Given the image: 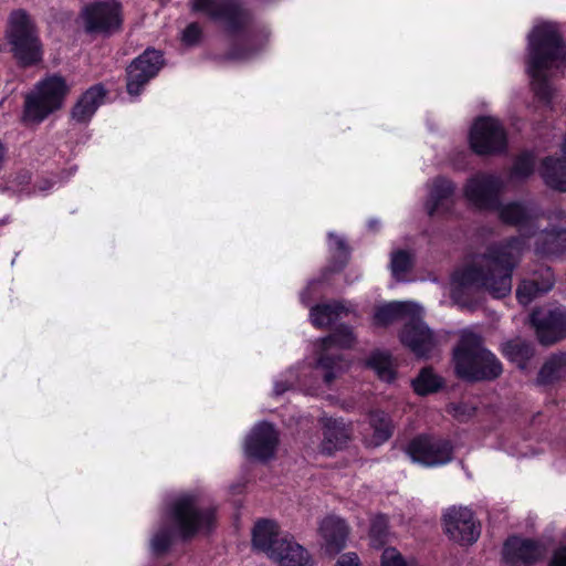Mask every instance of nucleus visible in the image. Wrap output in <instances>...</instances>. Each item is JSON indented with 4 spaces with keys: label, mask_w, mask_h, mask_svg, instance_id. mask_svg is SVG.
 <instances>
[{
    "label": "nucleus",
    "mask_w": 566,
    "mask_h": 566,
    "mask_svg": "<svg viewBox=\"0 0 566 566\" xmlns=\"http://www.w3.org/2000/svg\"><path fill=\"white\" fill-rule=\"evenodd\" d=\"M494 211H499L503 223L516 227L520 235L488 245L484 252L475 254L453 272L451 296L463 308H474V304L464 297L468 290L484 291L495 298L511 293L513 271L527 247L526 239L538 229L539 212L533 203L500 202Z\"/></svg>",
    "instance_id": "obj_1"
},
{
    "label": "nucleus",
    "mask_w": 566,
    "mask_h": 566,
    "mask_svg": "<svg viewBox=\"0 0 566 566\" xmlns=\"http://www.w3.org/2000/svg\"><path fill=\"white\" fill-rule=\"evenodd\" d=\"M191 8L219 23L228 34H243L242 40L227 51L229 60L250 59L270 41V29L263 24L253 25V12L240 0H191Z\"/></svg>",
    "instance_id": "obj_2"
},
{
    "label": "nucleus",
    "mask_w": 566,
    "mask_h": 566,
    "mask_svg": "<svg viewBox=\"0 0 566 566\" xmlns=\"http://www.w3.org/2000/svg\"><path fill=\"white\" fill-rule=\"evenodd\" d=\"M566 69V45L551 23L535 27L528 36L527 71L535 95L545 103L553 98L549 78Z\"/></svg>",
    "instance_id": "obj_3"
},
{
    "label": "nucleus",
    "mask_w": 566,
    "mask_h": 566,
    "mask_svg": "<svg viewBox=\"0 0 566 566\" xmlns=\"http://www.w3.org/2000/svg\"><path fill=\"white\" fill-rule=\"evenodd\" d=\"M457 374L467 380H493L497 378L503 367L496 356L481 346L476 336H463L454 352Z\"/></svg>",
    "instance_id": "obj_4"
},
{
    "label": "nucleus",
    "mask_w": 566,
    "mask_h": 566,
    "mask_svg": "<svg viewBox=\"0 0 566 566\" xmlns=\"http://www.w3.org/2000/svg\"><path fill=\"white\" fill-rule=\"evenodd\" d=\"M6 38L14 57L23 66L41 61L42 45L38 30L34 21L24 10H17L10 14Z\"/></svg>",
    "instance_id": "obj_5"
},
{
    "label": "nucleus",
    "mask_w": 566,
    "mask_h": 566,
    "mask_svg": "<svg viewBox=\"0 0 566 566\" xmlns=\"http://www.w3.org/2000/svg\"><path fill=\"white\" fill-rule=\"evenodd\" d=\"M70 91L66 81L60 75H51L39 82L33 92L25 96L24 119L40 123L62 107Z\"/></svg>",
    "instance_id": "obj_6"
},
{
    "label": "nucleus",
    "mask_w": 566,
    "mask_h": 566,
    "mask_svg": "<svg viewBox=\"0 0 566 566\" xmlns=\"http://www.w3.org/2000/svg\"><path fill=\"white\" fill-rule=\"evenodd\" d=\"M169 518L180 536L188 538L199 531L210 530L214 522V510L201 507L195 495H184L172 504Z\"/></svg>",
    "instance_id": "obj_7"
},
{
    "label": "nucleus",
    "mask_w": 566,
    "mask_h": 566,
    "mask_svg": "<svg viewBox=\"0 0 566 566\" xmlns=\"http://www.w3.org/2000/svg\"><path fill=\"white\" fill-rule=\"evenodd\" d=\"M356 337L349 326L342 325L321 340L317 366L324 370V380L331 384L343 371V358L337 349L350 348Z\"/></svg>",
    "instance_id": "obj_8"
},
{
    "label": "nucleus",
    "mask_w": 566,
    "mask_h": 566,
    "mask_svg": "<svg viewBox=\"0 0 566 566\" xmlns=\"http://www.w3.org/2000/svg\"><path fill=\"white\" fill-rule=\"evenodd\" d=\"M86 33L109 35L120 29L122 6L115 0L85 6L80 14Z\"/></svg>",
    "instance_id": "obj_9"
},
{
    "label": "nucleus",
    "mask_w": 566,
    "mask_h": 566,
    "mask_svg": "<svg viewBox=\"0 0 566 566\" xmlns=\"http://www.w3.org/2000/svg\"><path fill=\"white\" fill-rule=\"evenodd\" d=\"M504 187L505 182L500 176L478 172L468 179L464 197L480 210L494 211L500 207V196Z\"/></svg>",
    "instance_id": "obj_10"
},
{
    "label": "nucleus",
    "mask_w": 566,
    "mask_h": 566,
    "mask_svg": "<svg viewBox=\"0 0 566 566\" xmlns=\"http://www.w3.org/2000/svg\"><path fill=\"white\" fill-rule=\"evenodd\" d=\"M405 451L413 462L438 467L452 460L453 446L449 440L420 434L407 444Z\"/></svg>",
    "instance_id": "obj_11"
},
{
    "label": "nucleus",
    "mask_w": 566,
    "mask_h": 566,
    "mask_svg": "<svg viewBox=\"0 0 566 566\" xmlns=\"http://www.w3.org/2000/svg\"><path fill=\"white\" fill-rule=\"evenodd\" d=\"M443 530L448 537L460 544L471 545L481 534V524L467 506H451L442 516Z\"/></svg>",
    "instance_id": "obj_12"
},
{
    "label": "nucleus",
    "mask_w": 566,
    "mask_h": 566,
    "mask_svg": "<svg viewBox=\"0 0 566 566\" xmlns=\"http://www.w3.org/2000/svg\"><path fill=\"white\" fill-rule=\"evenodd\" d=\"M472 149L479 155L496 154L506 148V133L501 123L494 118H479L470 134Z\"/></svg>",
    "instance_id": "obj_13"
},
{
    "label": "nucleus",
    "mask_w": 566,
    "mask_h": 566,
    "mask_svg": "<svg viewBox=\"0 0 566 566\" xmlns=\"http://www.w3.org/2000/svg\"><path fill=\"white\" fill-rule=\"evenodd\" d=\"M531 324L542 345H554L566 338V308L557 306L548 311H534Z\"/></svg>",
    "instance_id": "obj_14"
},
{
    "label": "nucleus",
    "mask_w": 566,
    "mask_h": 566,
    "mask_svg": "<svg viewBox=\"0 0 566 566\" xmlns=\"http://www.w3.org/2000/svg\"><path fill=\"white\" fill-rule=\"evenodd\" d=\"M164 64L163 54L154 49H147L127 67V92L138 95L150 78L155 77Z\"/></svg>",
    "instance_id": "obj_15"
},
{
    "label": "nucleus",
    "mask_w": 566,
    "mask_h": 566,
    "mask_svg": "<svg viewBox=\"0 0 566 566\" xmlns=\"http://www.w3.org/2000/svg\"><path fill=\"white\" fill-rule=\"evenodd\" d=\"M503 555L511 566H533L545 557L546 547L537 539L512 536L504 544Z\"/></svg>",
    "instance_id": "obj_16"
},
{
    "label": "nucleus",
    "mask_w": 566,
    "mask_h": 566,
    "mask_svg": "<svg viewBox=\"0 0 566 566\" xmlns=\"http://www.w3.org/2000/svg\"><path fill=\"white\" fill-rule=\"evenodd\" d=\"M279 446V433L269 422L255 424L245 439L244 450L249 458L266 461L274 457Z\"/></svg>",
    "instance_id": "obj_17"
},
{
    "label": "nucleus",
    "mask_w": 566,
    "mask_h": 566,
    "mask_svg": "<svg viewBox=\"0 0 566 566\" xmlns=\"http://www.w3.org/2000/svg\"><path fill=\"white\" fill-rule=\"evenodd\" d=\"M400 340L420 358H428L437 346L433 332L419 318H412L403 326Z\"/></svg>",
    "instance_id": "obj_18"
},
{
    "label": "nucleus",
    "mask_w": 566,
    "mask_h": 566,
    "mask_svg": "<svg viewBox=\"0 0 566 566\" xmlns=\"http://www.w3.org/2000/svg\"><path fill=\"white\" fill-rule=\"evenodd\" d=\"M318 534L325 552L329 555H336L346 546L349 527L343 518L329 515L321 521Z\"/></svg>",
    "instance_id": "obj_19"
},
{
    "label": "nucleus",
    "mask_w": 566,
    "mask_h": 566,
    "mask_svg": "<svg viewBox=\"0 0 566 566\" xmlns=\"http://www.w3.org/2000/svg\"><path fill=\"white\" fill-rule=\"evenodd\" d=\"M455 186L452 181L438 177L432 180L426 209L429 216L444 214L454 203Z\"/></svg>",
    "instance_id": "obj_20"
},
{
    "label": "nucleus",
    "mask_w": 566,
    "mask_h": 566,
    "mask_svg": "<svg viewBox=\"0 0 566 566\" xmlns=\"http://www.w3.org/2000/svg\"><path fill=\"white\" fill-rule=\"evenodd\" d=\"M272 559L280 566H313L307 549L289 535H283L279 546L272 552Z\"/></svg>",
    "instance_id": "obj_21"
},
{
    "label": "nucleus",
    "mask_w": 566,
    "mask_h": 566,
    "mask_svg": "<svg viewBox=\"0 0 566 566\" xmlns=\"http://www.w3.org/2000/svg\"><path fill=\"white\" fill-rule=\"evenodd\" d=\"M282 536L276 523L263 520L253 528L252 543L256 549L264 552L272 559V552L279 546Z\"/></svg>",
    "instance_id": "obj_22"
},
{
    "label": "nucleus",
    "mask_w": 566,
    "mask_h": 566,
    "mask_svg": "<svg viewBox=\"0 0 566 566\" xmlns=\"http://www.w3.org/2000/svg\"><path fill=\"white\" fill-rule=\"evenodd\" d=\"M539 174L547 187L566 192V160L562 157H546L539 167Z\"/></svg>",
    "instance_id": "obj_23"
},
{
    "label": "nucleus",
    "mask_w": 566,
    "mask_h": 566,
    "mask_svg": "<svg viewBox=\"0 0 566 566\" xmlns=\"http://www.w3.org/2000/svg\"><path fill=\"white\" fill-rule=\"evenodd\" d=\"M566 379V352L549 355L541 367L536 384L539 386L554 385Z\"/></svg>",
    "instance_id": "obj_24"
},
{
    "label": "nucleus",
    "mask_w": 566,
    "mask_h": 566,
    "mask_svg": "<svg viewBox=\"0 0 566 566\" xmlns=\"http://www.w3.org/2000/svg\"><path fill=\"white\" fill-rule=\"evenodd\" d=\"M105 90L102 85L90 87L72 109V118L78 123L87 122L103 103Z\"/></svg>",
    "instance_id": "obj_25"
},
{
    "label": "nucleus",
    "mask_w": 566,
    "mask_h": 566,
    "mask_svg": "<svg viewBox=\"0 0 566 566\" xmlns=\"http://www.w3.org/2000/svg\"><path fill=\"white\" fill-rule=\"evenodd\" d=\"M323 434L322 448L326 453L343 448L349 439V431L345 422L338 419L325 418Z\"/></svg>",
    "instance_id": "obj_26"
},
{
    "label": "nucleus",
    "mask_w": 566,
    "mask_h": 566,
    "mask_svg": "<svg viewBox=\"0 0 566 566\" xmlns=\"http://www.w3.org/2000/svg\"><path fill=\"white\" fill-rule=\"evenodd\" d=\"M564 233L554 231L551 228H546L539 232L537 229L534 230L535 237V251L542 255H558L566 249V240L562 238Z\"/></svg>",
    "instance_id": "obj_27"
},
{
    "label": "nucleus",
    "mask_w": 566,
    "mask_h": 566,
    "mask_svg": "<svg viewBox=\"0 0 566 566\" xmlns=\"http://www.w3.org/2000/svg\"><path fill=\"white\" fill-rule=\"evenodd\" d=\"M369 427L373 430L369 444L373 447L386 442L394 432V424L390 417L380 410H375L369 413Z\"/></svg>",
    "instance_id": "obj_28"
},
{
    "label": "nucleus",
    "mask_w": 566,
    "mask_h": 566,
    "mask_svg": "<svg viewBox=\"0 0 566 566\" xmlns=\"http://www.w3.org/2000/svg\"><path fill=\"white\" fill-rule=\"evenodd\" d=\"M413 311L415 305L410 302H391L376 310L374 322L378 326H386Z\"/></svg>",
    "instance_id": "obj_29"
},
{
    "label": "nucleus",
    "mask_w": 566,
    "mask_h": 566,
    "mask_svg": "<svg viewBox=\"0 0 566 566\" xmlns=\"http://www.w3.org/2000/svg\"><path fill=\"white\" fill-rule=\"evenodd\" d=\"M347 313L348 310L339 302L321 304L312 307L311 319L315 326L325 327L333 324L342 316L347 315Z\"/></svg>",
    "instance_id": "obj_30"
},
{
    "label": "nucleus",
    "mask_w": 566,
    "mask_h": 566,
    "mask_svg": "<svg viewBox=\"0 0 566 566\" xmlns=\"http://www.w3.org/2000/svg\"><path fill=\"white\" fill-rule=\"evenodd\" d=\"M502 353L506 358L524 369L528 360L534 356V347L524 339L515 338L503 344Z\"/></svg>",
    "instance_id": "obj_31"
},
{
    "label": "nucleus",
    "mask_w": 566,
    "mask_h": 566,
    "mask_svg": "<svg viewBox=\"0 0 566 566\" xmlns=\"http://www.w3.org/2000/svg\"><path fill=\"white\" fill-rule=\"evenodd\" d=\"M368 366L371 367L382 380L391 381L395 378L392 358L388 353H373L368 359Z\"/></svg>",
    "instance_id": "obj_32"
},
{
    "label": "nucleus",
    "mask_w": 566,
    "mask_h": 566,
    "mask_svg": "<svg viewBox=\"0 0 566 566\" xmlns=\"http://www.w3.org/2000/svg\"><path fill=\"white\" fill-rule=\"evenodd\" d=\"M388 518L377 515L370 521L369 543L374 548H381L389 539Z\"/></svg>",
    "instance_id": "obj_33"
},
{
    "label": "nucleus",
    "mask_w": 566,
    "mask_h": 566,
    "mask_svg": "<svg viewBox=\"0 0 566 566\" xmlns=\"http://www.w3.org/2000/svg\"><path fill=\"white\" fill-rule=\"evenodd\" d=\"M441 385V379L430 368H423L412 381L415 391L421 396L437 391Z\"/></svg>",
    "instance_id": "obj_34"
},
{
    "label": "nucleus",
    "mask_w": 566,
    "mask_h": 566,
    "mask_svg": "<svg viewBox=\"0 0 566 566\" xmlns=\"http://www.w3.org/2000/svg\"><path fill=\"white\" fill-rule=\"evenodd\" d=\"M535 168V157L531 153H523L516 157L510 172L511 179L524 180L528 178Z\"/></svg>",
    "instance_id": "obj_35"
},
{
    "label": "nucleus",
    "mask_w": 566,
    "mask_h": 566,
    "mask_svg": "<svg viewBox=\"0 0 566 566\" xmlns=\"http://www.w3.org/2000/svg\"><path fill=\"white\" fill-rule=\"evenodd\" d=\"M552 286L549 283L546 287H541L537 282L533 280H524L516 290V297L523 305L531 303L538 294L546 292Z\"/></svg>",
    "instance_id": "obj_36"
},
{
    "label": "nucleus",
    "mask_w": 566,
    "mask_h": 566,
    "mask_svg": "<svg viewBox=\"0 0 566 566\" xmlns=\"http://www.w3.org/2000/svg\"><path fill=\"white\" fill-rule=\"evenodd\" d=\"M412 266L411 255L403 250L395 252L391 256V271L395 277L400 279Z\"/></svg>",
    "instance_id": "obj_37"
},
{
    "label": "nucleus",
    "mask_w": 566,
    "mask_h": 566,
    "mask_svg": "<svg viewBox=\"0 0 566 566\" xmlns=\"http://www.w3.org/2000/svg\"><path fill=\"white\" fill-rule=\"evenodd\" d=\"M172 532L168 526H163L151 539V549L155 554H164L170 546Z\"/></svg>",
    "instance_id": "obj_38"
},
{
    "label": "nucleus",
    "mask_w": 566,
    "mask_h": 566,
    "mask_svg": "<svg viewBox=\"0 0 566 566\" xmlns=\"http://www.w3.org/2000/svg\"><path fill=\"white\" fill-rule=\"evenodd\" d=\"M548 227L556 232L566 233V212L562 209L555 208L549 211L548 216Z\"/></svg>",
    "instance_id": "obj_39"
},
{
    "label": "nucleus",
    "mask_w": 566,
    "mask_h": 566,
    "mask_svg": "<svg viewBox=\"0 0 566 566\" xmlns=\"http://www.w3.org/2000/svg\"><path fill=\"white\" fill-rule=\"evenodd\" d=\"M202 35V29L197 22L190 23L182 32V42L186 45L199 43Z\"/></svg>",
    "instance_id": "obj_40"
},
{
    "label": "nucleus",
    "mask_w": 566,
    "mask_h": 566,
    "mask_svg": "<svg viewBox=\"0 0 566 566\" xmlns=\"http://www.w3.org/2000/svg\"><path fill=\"white\" fill-rule=\"evenodd\" d=\"M381 566H407V564L396 548L389 547L382 553Z\"/></svg>",
    "instance_id": "obj_41"
},
{
    "label": "nucleus",
    "mask_w": 566,
    "mask_h": 566,
    "mask_svg": "<svg viewBox=\"0 0 566 566\" xmlns=\"http://www.w3.org/2000/svg\"><path fill=\"white\" fill-rule=\"evenodd\" d=\"M335 566H361L356 553H346L339 556Z\"/></svg>",
    "instance_id": "obj_42"
},
{
    "label": "nucleus",
    "mask_w": 566,
    "mask_h": 566,
    "mask_svg": "<svg viewBox=\"0 0 566 566\" xmlns=\"http://www.w3.org/2000/svg\"><path fill=\"white\" fill-rule=\"evenodd\" d=\"M549 566H566V546H562L554 552Z\"/></svg>",
    "instance_id": "obj_43"
},
{
    "label": "nucleus",
    "mask_w": 566,
    "mask_h": 566,
    "mask_svg": "<svg viewBox=\"0 0 566 566\" xmlns=\"http://www.w3.org/2000/svg\"><path fill=\"white\" fill-rule=\"evenodd\" d=\"M292 387V384L289 381L279 380L274 385V394L280 396L287 391Z\"/></svg>",
    "instance_id": "obj_44"
},
{
    "label": "nucleus",
    "mask_w": 566,
    "mask_h": 566,
    "mask_svg": "<svg viewBox=\"0 0 566 566\" xmlns=\"http://www.w3.org/2000/svg\"><path fill=\"white\" fill-rule=\"evenodd\" d=\"M332 240H334L335 242V245L339 249V250H345V242L343 239L338 238V237H334V235H329Z\"/></svg>",
    "instance_id": "obj_45"
},
{
    "label": "nucleus",
    "mask_w": 566,
    "mask_h": 566,
    "mask_svg": "<svg viewBox=\"0 0 566 566\" xmlns=\"http://www.w3.org/2000/svg\"><path fill=\"white\" fill-rule=\"evenodd\" d=\"M18 178L20 179L19 184H21V185H27V184H29V181H30V175H29V172H27V171H25V172L20 174V175L18 176Z\"/></svg>",
    "instance_id": "obj_46"
},
{
    "label": "nucleus",
    "mask_w": 566,
    "mask_h": 566,
    "mask_svg": "<svg viewBox=\"0 0 566 566\" xmlns=\"http://www.w3.org/2000/svg\"><path fill=\"white\" fill-rule=\"evenodd\" d=\"M49 187H50V185H49V184H48V185H46V184H43V187H42L41 189H42V190H45V189H46V188H49Z\"/></svg>",
    "instance_id": "obj_47"
},
{
    "label": "nucleus",
    "mask_w": 566,
    "mask_h": 566,
    "mask_svg": "<svg viewBox=\"0 0 566 566\" xmlns=\"http://www.w3.org/2000/svg\"><path fill=\"white\" fill-rule=\"evenodd\" d=\"M49 187H50V185H49V184H48V185H46V184H43V187H42L41 189H42V190H45V189H46V188H49Z\"/></svg>",
    "instance_id": "obj_48"
}]
</instances>
